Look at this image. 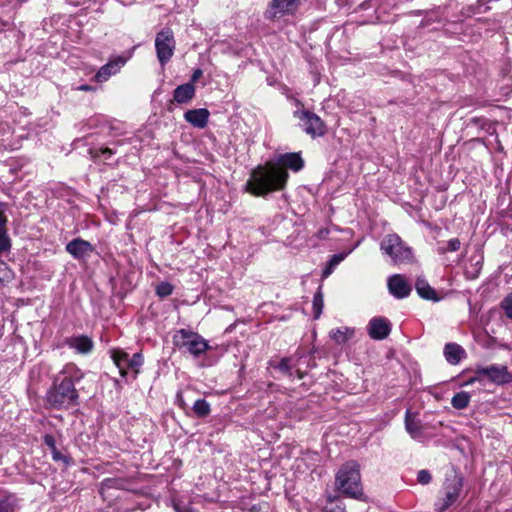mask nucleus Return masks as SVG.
I'll list each match as a JSON object with an SVG mask.
<instances>
[{"label": "nucleus", "mask_w": 512, "mask_h": 512, "mask_svg": "<svg viewBox=\"0 0 512 512\" xmlns=\"http://www.w3.org/2000/svg\"><path fill=\"white\" fill-rule=\"evenodd\" d=\"M304 161L300 153H285L280 155L277 163H267L252 170L246 183V190L254 196H266L273 191L284 189L289 177L285 168L294 172L300 171Z\"/></svg>", "instance_id": "1"}, {"label": "nucleus", "mask_w": 512, "mask_h": 512, "mask_svg": "<svg viewBox=\"0 0 512 512\" xmlns=\"http://www.w3.org/2000/svg\"><path fill=\"white\" fill-rule=\"evenodd\" d=\"M74 378L79 380L76 375L75 367L66 366L54 378L53 385L47 391V403L55 409L69 408L78 404V391L75 388Z\"/></svg>", "instance_id": "2"}, {"label": "nucleus", "mask_w": 512, "mask_h": 512, "mask_svg": "<svg viewBox=\"0 0 512 512\" xmlns=\"http://www.w3.org/2000/svg\"><path fill=\"white\" fill-rule=\"evenodd\" d=\"M335 487L337 491L347 497L361 499L363 488L359 464L356 461L344 463L335 475Z\"/></svg>", "instance_id": "3"}, {"label": "nucleus", "mask_w": 512, "mask_h": 512, "mask_svg": "<svg viewBox=\"0 0 512 512\" xmlns=\"http://www.w3.org/2000/svg\"><path fill=\"white\" fill-rule=\"evenodd\" d=\"M380 250L390 258L393 265L412 263L414 255L409 247L398 234H387L380 242Z\"/></svg>", "instance_id": "4"}, {"label": "nucleus", "mask_w": 512, "mask_h": 512, "mask_svg": "<svg viewBox=\"0 0 512 512\" xmlns=\"http://www.w3.org/2000/svg\"><path fill=\"white\" fill-rule=\"evenodd\" d=\"M174 346L183 353H188L194 358H199L201 355L211 349L208 341L205 340L197 332L188 329H179L173 335Z\"/></svg>", "instance_id": "5"}, {"label": "nucleus", "mask_w": 512, "mask_h": 512, "mask_svg": "<svg viewBox=\"0 0 512 512\" xmlns=\"http://www.w3.org/2000/svg\"><path fill=\"white\" fill-rule=\"evenodd\" d=\"M293 116L300 121L301 129L312 138L326 133L325 123L317 114L306 109H298L293 112Z\"/></svg>", "instance_id": "6"}, {"label": "nucleus", "mask_w": 512, "mask_h": 512, "mask_svg": "<svg viewBox=\"0 0 512 512\" xmlns=\"http://www.w3.org/2000/svg\"><path fill=\"white\" fill-rule=\"evenodd\" d=\"M175 39L170 28H164L157 33L155 38V49L157 58L162 66L172 58L175 50Z\"/></svg>", "instance_id": "7"}, {"label": "nucleus", "mask_w": 512, "mask_h": 512, "mask_svg": "<svg viewBox=\"0 0 512 512\" xmlns=\"http://www.w3.org/2000/svg\"><path fill=\"white\" fill-rule=\"evenodd\" d=\"M463 488V477L454 475L452 478L446 480L445 483V496L442 501L437 503L438 512H444L451 505H453L460 496Z\"/></svg>", "instance_id": "8"}, {"label": "nucleus", "mask_w": 512, "mask_h": 512, "mask_svg": "<svg viewBox=\"0 0 512 512\" xmlns=\"http://www.w3.org/2000/svg\"><path fill=\"white\" fill-rule=\"evenodd\" d=\"M298 4L299 0H272L264 13V17L267 20H274L284 15L293 14Z\"/></svg>", "instance_id": "9"}, {"label": "nucleus", "mask_w": 512, "mask_h": 512, "mask_svg": "<svg viewBox=\"0 0 512 512\" xmlns=\"http://www.w3.org/2000/svg\"><path fill=\"white\" fill-rule=\"evenodd\" d=\"M477 374L486 376L489 380L497 385L508 384L512 382V373L509 372L507 366L490 365L477 369Z\"/></svg>", "instance_id": "10"}, {"label": "nucleus", "mask_w": 512, "mask_h": 512, "mask_svg": "<svg viewBox=\"0 0 512 512\" xmlns=\"http://www.w3.org/2000/svg\"><path fill=\"white\" fill-rule=\"evenodd\" d=\"M65 250L74 259L85 261L94 252V247L90 242L82 238H75L66 244Z\"/></svg>", "instance_id": "11"}, {"label": "nucleus", "mask_w": 512, "mask_h": 512, "mask_svg": "<svg viewBox=\"0 0 512 512\" xmlns=\"http://www.w3.org/2000/svg\"><path fill=\"white\" fill-rule=\"evenodd\" d=\"M368 335L374 340H383L391 332V323L385 317H373L367 325Z\"/></svg>", "instance_id": "12"}, {"label": "nucleus", "mask_w": 512, "mask_h": 512, "mask_svg": "<svg viewBox=\"0 0 512 512\" xmlns=\"http://www.w3.org/2000/svg\"><path fill=\"white\" fill-rule=\"evenodd\" d=\"M388 290L397 299H403L410 295L412 287L401 274H394L388 278Z\"/></svg>", "instance_id": "13"}, {"label": "nucleus", "mask_w": 512, "mask_h": 512, "mask_svg": "<svg viewBox=\"0 0 512 512\" xmlns=\"http://www.w3.org/2000/svg\"><path fill=\"white\" fill-rule=\"evenodd\" d=\"M126 59L122 56H118L113 60H110L107 64L103 65L95 75L97 82L107 81L112 75H115L125 65Z\"/></svg>", "instance_id": "14"}, {"label": "nucleus", "mask_w": 512, "mask_h": 512, "mask_svg": "<svg viewBox=\"0 0 512 512\" xmlns=\"http://www.w3.org/2000/svg\"><path fill=\"white\" fill-rule=\"evenodd\" d=\"M210 113L206 108L191 109L184 113V119L193 127L202 129L208 123Z\"/></svg>", "instance_id": "15"}, {"label": "nucleus", "mask_w": 512, "mask_h": 512, "mask_svg": "<svg viewBox=\"0 0 512 512\" xmlns=\"http://www.w3.org/2000/svg\"><path fill=\"white\" fill-rule=\"evenodd\" d=\"M65 344L80 354H87L91 352L94 347L92 339L86 335H77L66 338Z\"/></svg>", "instance_id": "16"}, {"label": "nucleus", "mask_w": 512, "mask_h": 512, "mask_svg": "<svg viewBox=\"0 0 512 512\" xmlns=\"http://www.w3.org/2000/svg\"><path fill=\"white\" fill-rule=\"evenodd\" d=\"M195 96V87L192 83H185L175 88L173 99L179 104H184L192 100Z\"/></svg>", "instance_id": "17"}, {"label": "nucleus", "mask_w": 512, "mask_h": 512, "mask_svg": "<svg viewBox=\"0 0 512 512\" xmlns=\"http://www.w3.org/2000/svg\"><path fill=\"white\" fill-rule=\"evenodd\" d=\"M405 429L412 439L417 440L423 435V427L419 420H417L412 413L407 410L405 413Z\"/></svg>", "instance_id": "18"}, {"label": "nucleus", "mask_w": 512, "mask_h": 512, "mask_svg": "<svg viewBox=\"0 0 512 512\" xmlns=\"http://www.w3.org/2000/svg\"><path fill=\"white\" fill-rule=\"evenodd\" d=\"M111 358L119 369V373L122 377H126L128 369H130V357L129 354L123 350L115 349L112 351Z\"/></svg>", "instance_id": "19"}, {"label": "nucleus", "mask_w": 512, "mask_h": 512, "mask_svg": "<svg viewBox=\"0 0 512 512\" xmlns=\"http://www.w3.org/2000/svg\"><path fill=\"white\" fill-rule=\"evenodd\" d=\"M444 356L448 363L456 365L465 356V350L456 343H448L444 347Z\"/></svg>", "instance_id": "20"}, {"label": "nucleus", "mask_w": 512, "mask_h": 512, "mask_svg": "<svg viewBox=\"0 0 512 512\" xmlns=\"http://www.w3.org/2000/svg\"><path fill=\"white\" fill-rule=\"evenodd\" d=\"M415 289L417 294L425 299L430 301H438L439 298L436 294V291L429 285L426 279L418 277L415 283Z\"/></svg>", "instance_id": "21"}, {"label": "nucleus", "mask_w": 512, "mask_h": 512, "mask_svg": "<svg viewBox=\"0 0 512 512\" xmlns=\"http://www.w3.org/2000/svg\"><path fill=\"white\" fill-rule=\"evenodd\" d=\"M444 20V11L441 8L424 12V18L419 24V28H426L433 23H441Z\"/></svg>", "instance_id": "22"}, {"label": "nucleus", "mask_w": 512, "mask_h": 512, "mask_svg": "<svg viewBox=\"0 0 512 512\" xmlns=\"http://www.w3.org/2000/svg\"><path fill=\"white\" fill-rule=\"evenodd\" d=\"M6 223L7 218L4 213L0 211V252H6L11 247V241L7 234Z\"/></svg>", "instance_id": "23"}, {"label": "nucleus", "mask_w": 512, "mask_h": 512, "mask_svg": "<svg viewBox=\"0 0 512 512\" xmlns=\"http://www.w3.org/2000/svg\"><path fill=\"white\" fill-rule=\"evenodd\" d=\"M322 512H346L345 505L335 495H327Z\"/></svg>", "instance_id": "24"}, {"label": "nucleus", "mask_w": 512, "mask_h": 512, "mask_svg": "<svg viewBox=\"0 0 512 512\" xmlns=\"http://www.w3.org/2000/svg\"><path fill=\"white\" fill-rule=\"evenodd\" d=\"M353 334V329L344 328L332 330L329 335L337 344H344L353 336Z\"/></svg>", "instance_id": "25"}, {"label": "nucleus", "mask_w": 512, "mask_h": 512, "mask_svg": "<svg viewBox=\"0 0 512 512\" xmlns=\"http://www.w3.org/2000/svg\"><path fill=\"white\" fill-rule=\"evenodd\" d=\"M470 394L466 391L456 393L451 399V405L453 408L462 410L465 409L470 402Z\"/></svg>", "instance_id": "26"}, {"label": "nucleus", "mask_w": 512, "mask_h": 512, "mask_svg": "<svg viewBox=\"0 0 512 512\" xmlns=\"http://www.w3.org/2000/svg\"><path fill=\"white\" fill-rule=\"evenodd\" d=\"M192 409L199 418L207 417L211 412L210 404L205 399L196 400Z\"/></svg>", "instance_id": "27"}, {"label": "nucleus", "mask_w": 512, "mask_h": 512, "mask_svg": "<svg viewBox=\"0 0 512 512\" xmlns=\"http://www.w3.org/2000/svg\"><path fill=\"white\" fill-rule=\"evenodd\" d=\"M323 306H324L323 294H322L321 290L318 289V291L314 294V297H313V312H314V317L316 319L320 317V315L322 313Z\"/></svg>", "instance_id": "28"}, {"label": "nucleus", "mask_w": 512, "mask_h": 512, "mask_svg": "<svg viewBox=\"0 0 512 512\" xmlns=\"http://www.w3.org/2000/svg\"><path fill=\"white\" fill-rule=\"evenodd\" d=\"M130 369L134 371V375H133V378L135 379L138 372H139V368L143 365V356L141 353H135L131 358H130Z\"/></svg>", "instance_id": "29"}, {"label": "nucleus", "mask_w": 512, "mask_h": 512, "mask_svg": "<svg viewBox=\"0 0 512 512\" xmlns=\"http://www.w3.org/2000/svg\"><path fill=\"white\" fill-rule=\"evenodd\" d=\"M274 368L278 369L281 373L289 377L293 376L292 367L290 365V358H282L277 365H274Z\"/></svg>", "instance_id": "30"}, {"label": "nucleus", "mask_w": 512, "mask_h": 512, "mask_svg": "<svg viewBox=\"0 0 512 512\" xmlns=\"http://www.w3.org/2000/svg\"><path fill=\"white\" fill-rule=\"evenodd\" d=\"M344 259L341 254H334L329 260L326 268L323 270V276L327 277L331 274L332 270Z\"/></svg>", "instance_id": "31"}, {"label": "nucleus", "mask_w": 512, "mask_h": 512, "mask_svg": "<svg viewBox=\"0 0 512 512\" xmlns=\"http://www.w3.org/2000/svg\"><path fill=\"white\" fill-rule=\"evenodd\" d=\"M173 292V286L169 282H161L156 287V294L159 297H167Z\"/></svg>", "instance_id": "32"}, {"label": "nucleus", "mask_w": 512, "mask_h": 512, "mask_svg": "<svg viewBox=\"0 0 512 512\" xmlns=\"http://www.w3.org/2000/svg\"><path fill=\"white\" fill-rule=\"evenodd\" d=\"M12 276V271L6 265L0 266V283L9 282L12 279Z\"/></svg>", "instance_id": "33"}, {"label": "nucleus", "mask_w": 512, "mask_h": 512, "mask_svg": "<svg viewBox=\"0 0 512 512\" xmlns=\"http://www.w3.org/2000/svg\"><path fill=\"white\" fill-rule=\"evenodd\" d=\"M432 476L428 470L422 469L417 474V481L422 485H427L431 482Z\"/></svg>", "instance_id": "34"}, {"label": "nucleus", "mask_w": 512, "mask_h": 512, "mask_svg": "<svg viewBox=\"0 0 512 512\" xmlns=\"http://www.w3.org/2000/svg\"><path fill=\"white\" fill-rule=\"evenodd\" d=\"M173 508L176 512H192L189 504L178 499L173 500Z\"/></svg>", "instance_id": "35"}, {"label": "nucleus", "mask_w": 512, "mask_h": 512, "mask_svg": "<svg viewBox=\"0 0 512 512\" xmlns=\"http://www.w3.org/2000/svg\"><path fill=\"white\" fill-rule=\"evenodd\" d=\"M502 307L505 311L506 316L512 319V295L507 296L503 300Z\"/></svg>", "instance_id": "36"}, {"label": "nucleus", "mask_w": 512, "mask_h": 512, "mask_svg": "<svg viewBox=\"0 0 512 512\" xmlns=\"http://www.w3.org/2000/svg\"><path fill=\"white\" fill-rule=\"evenodd\" d=\"M52 458L54 461H63L65 464L69 463V458L64 456L57 447L51 450Z\"/></svg>", "instance_id": "37"}, {"label": "nucleus", "mask_w": 512, "mask_h": 512, "mask_svg": "<svg viewBox=\"0 0 512 512\" xmlns=\"http://www.w3.org/2000/svg\"><path fill=\"white\" fill-rule=\"evenodd\" d=\"M460 245H461V242L459 239H457V238L450 239L447 242V249L445 251H450V252L457 251V250H459Z\"/></svg>", "instance_id": "38"}, {"label": "nucleus", "mask_w": 512, "mask_h": 512, "mask_svg": "<svg viewBox=\"0 0 512 512\" xmlns=\"http://www.w3.org/2000/svg\"><path fill=\"white\" fill-rule=\"evenodd\" d=\"M43 441H44L45 445H47L49 447L50 451L53 450L54 448H56V442H55V438L53 435H51V434L44 435Z\"/></svg>", "instance_id": "39"}, {"label": "nucleus", "mask_w": 512, "mask_h": 512, "mask_svg": "<svg viewBox=\"0 0 512 512\" xmlns=\"http://www.w3.org/2000/svg\"><path fill=\"white\" fill-rule=\"evenodd\" d=\"M488 10V7L482 2V0H477V5L474 8V13H483Z\"/></svg>", "instance_id": "40"}, {"label": "nucleus", "mask_w": 512, "mask_h": 512, "mask_svg": "<svg viewBox=\"0 0 512 512\" xmlns=\"http://www.w3.org/2000/svg\"><path fill=\"white\" fill-rule=\"evenodd\" d=\"M203 72L201 69H196L193 71V74L191 76V82L190 83H194L196 82L201 76H202Z\"/></svg>", "instance_id": "41"}, {"label": "nucleus", "mask_w": 512, "mask_h": 512, "mask_svg": "<svg viewBox=\"0 0 512 512\" xmlns=\"http://www.w3.org/2000/svg\"><path fill=\"white\" fill-rule=\"evenodd\" d=\"M329 235V230L327 228L319 229L317 232V237L319 239H326Z\"/></svg>", "instance_id": "42"}, {"label": "nucleus", "mask_w": 512, "mask_h": 512, "mask_svg": "<svg viewBox=\"0 0 512 512\" xmlns=\"http://www.w3.org/2000/svg\"><path fill=\"white\" fill-rule=\"evenodd\" d=\"M0 512H11L10 505L5 501H0Z\"/></svg>", "instance_id": "43"}, {"label": "nucleus", "mask_w": 512, "mask_h": 512, "mask_svg": "<svg viewBox=\"0 0 512 512\" xmlns=\"http://www.w3.org/2000/svg\"><path fill=\"white\" fill-rule=\"evenodd\" d=\"M76 89L79 90V91H85V92H89V91H94L95 90L94 87H92L90 85H87V84L80 85Z\"/></svg>", "instance_id": "44"}, {"label": "nucleus", "mask_w": 512, "mask_h": 512, "mask_svg": "<svg viewBox=\"0 0 512 512\" xmlns=\"http://www.w3.org/2000/svg\"><path fill=\"white\" fill-rule=\"evenodd\" d=\"M102 154H103L104 156H106V157H109V156H111V155L113 154V152H112V150H111V149H109V148H104V149H102Z\"/></svg>", "instance_id": "45"}, {"label": "nucleus", "mask_w": 512, "mask_h": 512, "mask_svg": "<svg viewBox=\"0 0 512 512\" xmlns=\"http://www.w3.org/2000/svg\"><path fill=\"white\" fill-rule=\"evenodd\" d=\"M294 103H295V106L297 107V110L298 109H304V105L303 103L299 100V99H294Z\"/></svg>", "instance_id": "46"}, {"label": "nucleus", "mask_w": 512, "mask_h": 512, "mask_svg": "<svg viewBox=\"0 0 512 512\" xmlns=\"http://www.w3.org/2000/svg\"><path fill=\"white\" fill-rule=\"evenodd\" d=\"M508 209L511 212V218H512V198L510 199V202H509V205H508Z\"/></svg>", "instance_id": "47"}, {"label": "nucleus", "mask_w": 512, "mask_h": 512, "mask_svg": "<svg viewBox=\"0 0 512 512\" xmlns=\"http://www.w3.org/2000/svg\"><path fill=\"white\" fill-rule=\"evenodd\" d=\"M297 375H298V377H299L300 379H302V378H303V374H302V372H301V371H299V370H297Z\"/></svg>", "instance_id": "48"}]
</instances>
